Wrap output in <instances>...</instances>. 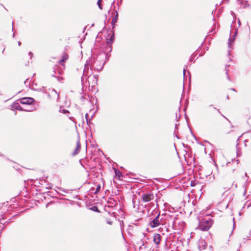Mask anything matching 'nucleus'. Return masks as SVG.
<instances>
[{
	"label": "nucleus",
	"instance_id": "obj_22",
	"mask_svg": "<svg viewBox=\"0 0 251 251\" xmlns=\"http://www.w3.org/2000/svg\"><path fill=\"white\" fill-rule=\"evenodd\" d=\"M93 74V71L92 68H91L90 70H88V71H86L85 72V74L83 76H85V77L89 78Z\"/></svg>",
	"mask_w": 251,
	"mask_h": 251
},
{
	"label": "nucleus",
	"instance_id": "obj_5",
	"mask_svg": "<svg viewBox=\"0 0 251 251\" xmlns=\"http://www.w3.org/2000/svg\"><path fill=\"white\" fill-rule=\"evenodd\" d=\"M160 216V212H159L154 218L152 220L151 219L149 225L152 228L156 227L160 225L162 219L161 218L160 220H159Z\"/></svg>",
	"mask_w": 251,
	"mask_h": 251
},
{
	"label": "nucleus",
	"instance_id": "obj_4",
	"mask_svg": "<svg viewBox=\"0 0 251 251\" xmlns=\"http://www.w3.org/2000/svg\"><path fill=\"white\" fill-rule=\"evenodd\" d=\"M18 216L17 214L13 215L11 217L8 213H4L0 216V224L2 225H7L12 222L11 220L12 218H16Z\"/></svg>",
	"mask_w": 251,
	"mask_h": 251
},
{
	"label": "nucleus",
	"instance_id": "obj_20",
	"mask_svg": "<svg viewBox=\"0 0 251 251\" xmlns=\"http://www.w3.org/2000/svg\"><path fill=\"white\" fill-rule=\"evenodd\" d=\"M59 112L60 113H62L64 114H67L70 113L69 111L68 110L64 109L63 106H61L60 107Z\"/></svg>",
	"mask_w": 251,
	"mask_h": 251
},
{
	"label": "nucleus",
	"instance_id": "obj_3",
	"mask_svg": "<svg viewBox=\"0 0 251 251\" xmlns=\"http://www.w3.org/2000/svg\"><path fill=\"white\" fill-rule=\"evenodd\" d=\"M213 224V220L210 218H204L200 221L199 227L202 231L208 230Z\"/></svg>",
	"mask_w": 251,
	"mask_h": 251
},
{
	"label": "nucleus",
	"instance_id": "obj_24",
	"mask_svg": "<svg viewBox=\"0 0 251 251\" xmlns=\"http://www.w3.org/2000/svg\"><path fill=\"white\" fill-rule=\"evenodd\" d=\"M111 32L112 33V35H111L109 38V39H110L111 40V41L112 42H114L115 41V33L114 30H111Z\"/></svg>",
	"mask_w": 251,
	"mask_h": 251
},
{
	"label": "nucleus",
	"instance_id": "obj_53",
	"mask_svg": "<svg viewBox=\"0 0 251 251\" xmlns=\"http://www.w3.org/2000/svg\"><path fill=\"white\" fill-rule=\"evenodd\" d=\"M238 24L239 26H240L241 25V23L240 20H238Z\"/></svg>",
	"mask_w": 251,
	"mask_h": 251
},
{
	"label": "nucleus",
	"instance_id": "obj_36",
	"mask_svg": "<svg viewBox=\"0 0 251 251\" xmlns=\"http://www.w3.org/2000/svg\"><path fill=\"white\" fill-rule=\"evenodd\" d=\"M186 70V69L185 68V67L183 70L184 79H185V77Z\"/></svg>",
	"mask_w": 251,
	"mask_h": 251
},
{
	"label": "nucleus",
	"instance_id": "obj_39",
	"mask_svg": "<svg viewBox=\"0 0 251 251\" xmlns=\"http://www.w3.org/2000/svg\"><path fill=\"white\" fill-rule=\"evenodd\" d=\"M58 188L61 191H63V192H64L65 193H67V190H65V189H63V188H59L58 187Z\"/></svg>",
	"mask_w": 251,
	"mask_h": 251
},
{
	"label": "nucleus",
	"instance_id": "obj_21",
	"mask_svg": "<svg viewBox=\"0 0 251 251\" xmlns=\"http://www.w3.org/2000/svg\"><path fill=\"white\" fill-rule=\"evenodd\" d=\"M90 210L97 212V213H100V211L98 208V207L97 205H93L92 207H90L89 208Z\"/></svg>",
	"mask_w": 251,
	"mask_h": 251
},
{
	"label": "nucleus",
	"instance_id": "obj_56",
	"mask_svg": "<svg viewBox=\"0 0 251 251\" xmlns=\"http://www.w3.org/2000/svg\"><path fill=\"white\" fill-rule=\"evenodd\" d=\"M231 90L233 91H236V89L234 88H232L230 89Z\"/></svg>",
	"mask_w": 251,
	"mask_h": 251
},
{
	"label": "nucleus",
	"instance_id": "obj_45",
	"mask_svg": "<svg viewBox=\"0 0 251 251\" xmlns=\"http://www.w3.org/2000/svg\"><path fill=\"white\" fill-rule=\"evenodd\" d=\"M210 33H211V34H215L216 33V31H215V29H213V30H211L210 31Z\"/></svg>",
	"mask_w": 251,
	"mask_h": 251
},
{
	"label": "nucleus",
	"instance_id": "obj_17",
	"mask_svg": "<svg viewBox=\"0 0 251 251\" xmlns=\"http://www.w3.org/2000/svg\"><path fill=\"white\" fill-rule=\"evenodd\" d=\"M80 148H81V145H80V144L79 142V140L78 139L77 142L76 148H75V150L74 151V152H73V155H76V154H77L79 152Z\"/></svg>",
	"mask_w": 251,
	"mask_h": 251
},
{
	"label": "nucleus",
	"instance_id": "obj_18",
	"mask_svg": "<svg viewBox=\"0 0 251 251\" xmlns=\"http://www.w3.org/2000/svg\"><path fill=\"white\" fill-rule=\"evenodd\" d=\"M100 189H101L100 185L98 184V185H97V188H96V190H95L94 188L92 187L91 188V190L92 192L94 194H97L100 192Z\"/></svg>",
	"mask_w": 251,
	"mask_h": 251
},
{
	"label": "nucleus",
	"instance_id": "obj_9",
	"mask_svg": "<svg viewBox=\"0 0 251 251\" xmlns=\"http://www.w3.org/2000/svg\"><path fill=\"white\" fill-rule=\"evenodd\" d=\"M92 55L89 58V59L86 61V62L85 64L83 72V75H85V72H86V71H88V70H89V67L90 66L91 67V65H92Z\"/></svg>",
	"mask_w": 251,
	"mask_h": 251
},
{
	"label": "nucleus",
	"instance_id": "obj_48",
	"mask_svg": "<svg viewBox=\"0 0 251 251\" xmlns=\"http://www.w3.org/2000/svg\"><path fill=\"white\" fill-rule=\"evenodd\" d=\"M112 22L113 23H116L118 22V21L112 19Z\"/></svg>",
	"mask_w": 251,
	"mask_h": 251
},
{
	"label": "nucleus",
	"instance_id": "obj_12",
	"mask_svg": "<svg viewBox=\"0 0 251 251\" xmlns=\"http://www.w3.org/2000/svg\"><path fill=\"white\" fill-rule=\"evenodd\" d=\"M205 43V40H204L202 43H201V46H200L198 49L197 50L194 52L190 56V58H189V61H191V62H194V58H195V56L196 55V52L197 51H199V50H200L201 49V47L203 45V44Z\"/></svg>",
	"mask_w": 251,
	"mask_h": 251
},
{
	"label": "nucleus",
	"instance_id": "obj_37",
	"mask_svg": "<svg viewBox=\"0 0 251 251\" xmlns=\"http://www.w3.org/2000/svg\"><path fill=\"white\" fill-rule=\"evenodd\" d=\"M85 119H86V120L87 121V120H90L89 119V115L88 113H86L85 115Z\"/></svg>",
	"mask_w": 251,
	"mask_h": 251
},
{
	"label": "nucleus",
	"instance_id": "obj_44",
	"mask_svg": "<svg viewBox=\"0 0 251 251\" xmlns=\"http://www.w3.org/2000/svg\"><path fill=\"white\" fill-rule=\"evenodd\" d=\"M205 52V51H204L203 52H202V53H200L199 54V56L201 57V56H203Z\"/></svg>",
	"mask_w": 251,
	"mask_h": 251
},
{
	"label": "nucleus",
	"instance_id": "obj_1",
	"mask_svg": "<svg viewBox=\"0 0 251 251\" xmlns=\"http://www.w3.org/2000/svg\"><path fill=\"white\" fill-rule=\"evenodd\" d=\"M99 55L100 52L98 53L96 58H93L92 56L91 67L96 71H101L105 63L108 61H106V58L99 57Z\"/></svg>",
	"mask_w": 251,
	"mask_h": 251
},
{
	"label": "nucleus",
	"instance_id": "obj_6",
	"mask_svg": "<svg viewBox=\"0 0 251 251\" xmlns=\"http://www.w3.org/2000/svg\"><path fill=\"white\" fill-rule=\"evenodd\" d=\"M11 107L13 110H19L20 111L31 112V111H34L35 109V108H33L30 109H25L17 101L14 102L11 105Z\"/></svg>",
	"mask_w": 251,
	"mask_h": 251
},
{
	"label": "nucleus",
	"instance_id": "obj_27",
	"mask_svg": "<svg viewBox=\"0 0 251 251\" xmlns=\"http://www.w3.org/2000/svg\"><path fill=\"white\" fill-rule=\"evenodd\" d=\"M120 221V226L121 228V232L123 233L124 229V223L123 220L119 221Z\"/></svg>",
	"mask_w": 251,
	"mask_h": 251
},
{
	"label": "nucleus",
	"instance_id": "obj_62",
	"mask_svg": "<svg viewBox=\"0 0 251 251\" xmlns=\"http://www.w3.org/2000/svg\"><path fill=\"white\" fill-rule=\"evenodd\" d=\"M52 91L54 92L56 94H57V92L56 91V90L55 89H53L52 90Z\"/></svg>",
	"mask_w": 251,
	"mask_h": 251
},
{
	"label": "nucleus",
	"instance_id": "obj_7",
	"mask_svg": "<svg viewBox=\"0 0 251 251\" xmlns=\"http://www.w3.org/2000/svg\"><path fill=\"white\" fill-rule=\"evenodd\" d=\"M20 101V102L22 104H26V105H32L34 101L35 100L31 97H24L21 99L18 100Z\"/></svg>",
	"mask_w": 251,
	"mask_h": 251
},
{
	"label": "nucleus",
	"instance_id": "obj_2",
	"mask_svg": "<svg viewBox=\"0 0 251 251\" xmlns=\"http://www.w3.org/2000/svg\"><path fill=\"white\" fill-rule=\"evenodd\" d=\"M113 42L111 41L109 38L106 39V44L104 48L101 51H100L99 57L106 58V61H108L111 56L110 52L112 50V44Z\"/></svg>",
	"mask_w": 251,
	"mask_h": 251
},
{
	"label": "nucleus",
	"instance_id": "obj_14",
	"mask_svg": "<svg viewBox=\"0 0 251 251\" xmlns=\"http://www.w3.org/2000/svg\"><path fill=\"white\" fill-rule=\"evenodd\" d=\"M114 172L116 178L118 180H121V178L123 177V175L121 172L116 168L114 169Z\"/></svg>",
	"mask_w": 251,
	"mask_h": 251
},
{
	"label": "nucleus",
	"instance_id": "obj_46",
	"mask_svg": "<svg viewBox=\"0 0 251 251\" xmlns=\"http://www.w3.org/2000/svg\"><path fill=\"white\" fill-rule=\"evenodd\" d=\"M226 74L227 75V78L229 80H230V77L229 76H228V74H227V70H226Z\"/></svg>",
	"mask_w": 251,
	"mask_h": 251
},
{
	"label": "nucleus",
	"instance_id": "obj_29",
	"mask_svg": "<svg viewBox=\"0 0 251 251\" xmlns=\"http://www.w3.org/2000/svg\"><path fill=\"white\" fill-rule=\"evenodd\" d=\"M101 0H98V1H97V5L99 7V8L100 9V10H102V4H101Z\"/></svg>",
	"mask_w": 251,
	"mask_h": 251
},
{
	"label": "nucleus",
	"instance_id": "obj_19",
	"mask_svg": "<svg viewBox=\"0 0 251 251\" xmlns=\"http://www.w3.org/2000/svg\"><path fill=\"white\" fill-rule=\"evenodd\" d=\"M199 248L200 250H204L206 248V243L204 240H202L200 242Z\"/></svg>",
	"mask_w": 251,
	"mask_h": 251
},
{
	"label": "nucleus",
	"instance_id": "obj_51",
	"mask_svg": "<svg viewBox=\"0 0 251 251\" xmlns=\"http://www.w3.org/2000/svg\"><path fill=\"white\" fill-rule=\"evenodd\" d=\"M192 135L193 136V137H194V138L197 141V138L196 137V136L194 134H192Z\"/></svg>",
	"mask_w": 251,
	"mask_h": 251
},
{
	"label": "nucleus",
	"instance_id": "obj_50",
	"mask_svg": "<svg viewBox=\"0 0 251 251\" xmlns=\"http://www.w3.org/2000/svg\"><path fill=\"white\" fill-rule=\"evenodd\" d=\"M53 72H54V74H53V75H51V76H52V77H56V76H55V74L56 73L55 71L54 70H53Z\"/></svg>",
	"mask_w": 251,
	"mask_h": 251
},
{
	"label": "nucleus",
	"instance_id": "obj_58",
	"mask_svg": "<svg viewBox=\"0 0 251 251\" xmlns=\"http://www.w3.org/2000/svg\"><path fill=\"white\" fill-rule=\"evenodd\" d=\"M13 25H14V22H12V31L14 30V27H13Z\"/></svg>",
	"mask_w": 251,
	"mask_h": 251
},
{
	"label": "nucleus",
	"instance_id": "obj_49",
	"mask_svg": "<svg viewBox=\"0 0 251 251\" xmlns=\"http://www.w3.org/2000/svg\"><path fill=\"white\" fill-rule=\"evenodd\" d=\"M79 162H80V164L82 165V166L83 167H84V165H83V163H82V160H81V159H80V160H79Z\"/></svg>",
	"mask_w": 251,
	"mask_h": 251
},
{
	"label": "nucleus",
	"instance_id": "obj_57",
	"mask_svg": "<svg viewBox=\"0 0 251 251\" xmlns=\"http://www.w3.org/2000/svg\"><path fill=\"white\" fill-rule=\"evenodd\" d=\"M18 45L20 46H21V44H22V43H21V42L20 41H19V42H18Z\"/></svg>",
	"mask_w": 251,
	"mask_h": 251
},
{
	"label": "nucleus",
	"instance_id": "obj_28",
	"mask_svg": "<svg viewBox=\"0 0 251 251\" xmlns=\"http://www.w3.org/2000/svg\"><path fill=\"white\" fill-rule=\"evenodd\" d=\"M238 145V143H237L236 144V150H237V156H239L241 153L240 152L241 149L237 147V146Z\"/></svg>",
	"mask_w": 251,
	"mask_h": 251
},
{
	"label": "nucleus",
	"instance_id": "obj_16",
	"mask_svg": "<svg viewBox=\"0 0 251 251\" xmlns=\"http://www.w3.org/2000/svg\"><path fill=\"white\" fill-rule=\"evenodd\" d=\"M88 78L85 77V76H82L81 77V85H82V90H83L84 87H85V83H87V82L89 83V87H90V83L89 81L88 80Z\"/></svg>",
	"mask_w": 251,
	"mask_h": 251
},
{
	"label": "nucleus",
	"instance_id": "obj_11",
	"mask_svg": "<svg viewBox=\"0 0 251 251\" xmlns=\"http://www.w3.org/2000/svg\"><path fill=\"white\" fill-rule=\"evenodd\" d=\"M161 238H162V237L160 235V234H159L158 233H155L154 234V237H153V242H154V243L156 245H158L160 244V243Z\"/></svg>",
	"mask_w": 251,
	"mask_h": 251
},
{
	"label": "nucleus",
	"instance_id": "obj_47",
	"mask_svg": "<svg viewBox=\"0 0 251 251\" xmlns=\"http://www.w3.org/2000/svg\"><path fill=\"white\" fill-rule=\"evenodd\" d=\"M179 125V124H178V125H177V124H175V130H176V129H178L177 126H178V125ZM175 131H176V130H175Z\"/></svg>",
	"mask_w": 251,
	"mask_h": 251
},
{
	"label": "nucleus",
	"instance_id": "obj_52",
	"mask_svg": "<svg viewBox=\"0 0 251 251\" xmlns=\"http://www.w3.org/2000/svg\"><path fill=\"white\" fill-rule=\"evenodd\" d=\"M187 106H188V103H187V104L185 105L184 108V111H185L186 109H187Z\"/></svg>",
	"mask_w": 251,
	"mask_h": 251
},
{
	"label": "nucleus",
	"instance_id": "obj_8",
	"mask_svg": "<svg viewBox=\"0 0 251 251\" xmlns=\"http://www.w3.org/2000/svg\"><path fill=\"white\" fill-rule=\"evenodd\" d=\"M154 199V195L152 193H143L141 196V200L145 202H147Z\"/></svg>",
	"mask_w": 251,
	"mask_h": 251
},
{
	"label": "nucleus",
	"instance_id": "obj_40",
	"mask_svg": "<svg viewBox=\"0 0 251 251\" xmlns=\"http://www.w3.org/2000/svg\"><path fill=\"white\" fill-rule=\"evenodd\" d=\"M191 186L192 187H194V186H195V181H192L191 182Z\"/></svg>",
	"mask_w": 251,
	"mask_h": 251
},
{
	"label": "nucleus",
	"instance_id": "obj_41",
	"mask_svg": "<svg viewBox=\"0 0 251 251\" xmlns=\"http://www.w3.org/2000/svg\"><path fill=\"white\" fill-rule=\"evenodd\" d=\"M188 127H189V128L190 129V132H191V134H194V133H193V131H192L190 126H189V125H188Z\"/></svg>",
	"mask_w": 251,
	"mask_h": 251
},
{
	"label": "nucleus",
	"instance_id": "obj_32",
	"mask_svg": "<svg viewBox=\"0 0 251 251\" xmlns=\"http://www.w3.org/2000/svg\"><path fill=\"white\" fill-rule=\"evenodd\" d=\"M122 3V0H118L117 2V5L118 6V8H117V10H118L119 9V7L121 5Z\"/></svg>",
	"mask_w": 251,
	"mask_h": 251
},
{
	"label": "nucleus",
	"instance_id": "obj_55",
	"mask_svg": "<svg viewBox=\"0 0 251 251\" xmlns=\"http://www.w3.org/2000/svg\"><path fill=\"white\" fill-rule=\"evenodd\" d=\"M92 85H93L91 86V91H93V89H94L95 86H94V84H92Z\"/></svg>",
	"mask_w": 251,
	"mask_h": 251
},
{
	"label": "nucleus",
	"instance_id": "obj_64",
	"mask_svg": "<svg viewBox=\"0 0 251 251\" xmlns=\"http://www.w3.org/2000/svg\"><path fill=\"white\" fill-rule=\"evenodd\" d=\"M249 235H250V236H251V231H250Z\"/></svg>",
	"mask_w": 251,
	"mask_h": 251
},
{
	"label": "nucleus",
	"instance_id": "obj_59",
	"mask_svg": "<svg viewBox=\"0 0 251 251\" xmlns=\"http://www.w3.org/2000/svg\"><path fill=\"white\" fill-rule=\"evenodd\" d=\"M177 139H180V137L177 135H175Z\"/></svg>",
	"mask_w": 251,
	"mask_h": 251
},
{
	"label": "nucleus",
	"instance_id": "obj_35",
	"mask_svg": "<svg viewBox=\"0 0 251 251\" xmlns=\"http://www.w3.org/2000/svg\"><path fill=\"white\" fill-rule=\"evenodd\" d=\"M56 78H57L58 81L59 82H61V81L63 79V77L61 76H57V77H56Z\"/></svg>",
	"mask_w": 251,
	"mask_h": 251
},
{
	"label": "nucleus",
	"instance_id": "obj_15",
	"mask_svg": "<svg viewBox=\"0 0 251 251\" xmlns=\"http://www.w3.org/2000/svg\"><path fill=\"white\" fill-rule=\"evenodd\" d=\"M107 202L108 204H110L109 207H116L118 205L117 201L115 200L114 199L110 198Z\"/></svg>",
	"mask_w": 251,
	"mask_h": 251
},
{
	"label": "nucleus",
	"instance_id": "obj_63",
	"mask_svg": "<svg viewBox=\"0 0 251 251\" xmlns=\"http://www.w3.org/2000/svg\"><path fill=\"white\" fill-rule=\"evenodd\" d=\"M245 176L246 177H249V176H248V175H247V174L246 173H245Z\"/></svg>",
	"mask_w": 251,
	"mask_h": 251
},
{
	"label": "nucleus",
	"instance_id": "obj_13",
	"mask_svg": "<svg viewBox=\"0 0 251 251\" xmlns=\"http://www.w3.org/2000/svg\"><path fill=\"white\" fill-rule=\"evenodd\" d=\"M116 6H114L113 11L112 12L111 17L113 19L117 20H118L119 14L118 13V10L115 9Z\"/></svg>",
	"mask_w": 251,
	"mask_h": 251
},
{
	"label": "nucleus",
	"instance_id": "obj_60",
	"mask_svg": "<svg viewBox=\"0 0 251 251\" xmlns=\"http://www.w3.org/2000/svg\"><path fill=\"white\" fill-rule=\"evenodd\" d=\"M0 156H4V154H2V153H0Z\"/></svg>",
	"mask_w": 251,
	"mask_h": 251
},
{
	"label": "nucleus",
	"instance_id": "obj_34",
	"mask_svg": "<svg viewBox=\"0 0 251 251\" xmlns=\"http://www.w3.org/2000/svg\"><path fill=\"white\" fill-rule=\"evenodd\" d=\"M106 223H107V224H109V225H112V224H113V222H112V221H111L110 220H106Z\"/></svg>",
	"mask_w": 251,
	"mask_h": 251
},
{
	"label": "nucleus",
	"instance_id": "obj_42",
	"mask_svg": "<svg viewBox=\"0 0 251 251\" xmlns=\"http://www.w3.org/2000/svg\"><path fill=\"white\" fill-rule=\"evenodd\" d=\"M28 55L30 56V58H31L33 56V53L31 51H29L28 52Z\"/></svg>",
	"mask_w": 251,
	"mask_h": 251
},
{
	"label": "nucleus",
	"instance_id": "obj_54",
	"mask_svg": "<svg viewBox=\"0 0 251 251\" xmlns=\"http://www.w3.org/2000/svg\"><path fill=\"white\" fill-rule=\"evenodd\" d=\"M28 80H29V79H26L24 83H25V84H26V83H28Z\"/></svg>",
	"mask_w": 251,
	"mask_h": 251
},
{
	"label": "nucleus",
	"instance_id": "obj_38",
	"mask_svg": "<svg viewBox=\"0 0 251 251\" xmlns=\"http://www.w3.org/2000/svg\"><path fill=\"white\" fill-rule=\"evenodd\" d=\"M115 24H116V23H113L112 22H111V25H112V30H113V29L115 28Z\"/></svg>",
	"mask_w": 251,
	"mask_h": 251
},
{
	"label": "nucleus",
	"instance_id": "obj_23",
	"mask_svg": "<svg viewBox=\"0 0 251 251\" xmlns=\"http://www.w3.org/2000/svg\"><path fill=\"white\" fill-rule=\"evenodd\" d=\"M68 58V55L66 53L63 54L62 56V59L59 61V62L62 64V62H65Z\"/></svg>",
	"mask_w": 251,
	"mask_h": 251
},
{
	"label": "nucleus",
	"instance_id": "obj_10",
	"mask_svg": "<svg viewBox=\"0 0 251 251\" xmlns=\"http://www.w3.org/2000/svg\"><path fill=\"white\" fill-rule=\"evenodd\" d=\"M237 34V29H236L235 33L232 35V37H230L229 39H228V46L229 48L232 49V44L231 43L233 42V41H234V40H235Z\"/></svg>",
	"mask_w": 251,
	"mask_h": 251
},
{
	"label": "nucleus",
	"instance_id": "obj_25",
	"mask_svg": "<svg viewBox=\"0 0 251 251\" xmlns=\"http://www.w3.org/2000/svg\"><path fill=\"white\" fill-rule=\"evenodd\" d=\"M93 78L95 79V82H92V84H94V86L97 84L99 75H93Z\"/></svg>",
	"mask_w": 251,
	"mask_h": 251
},
{
	"label": "nucleus",
	"instance_id": "obj_61",
	"mask_svg": "<svg viewBox=\"0 0 251 251\" xmlns=\"http://www.w3.org/2000/svg\"><path fill=\"white\" fill-rule=\"evenodd\" d=\"M115 0H114L112 2V3L111 4V6H112V5H113L114 3L115 2Z\"/></svg>",
	"mask_w": 251,
	"mask_h": 251
},
{
	"label": "nucleus",
	"instance_id": "obj_26",
	"mask_svg": "<svg viewBox=\"0 0 251 251\" xmlns=\"http://www.w3.org/2000/svg\"><path fill=\"white\" fill-rule=\"evenodd\" d=\"M240 4L243 5V7L244 8H246L247 7H248L249 5V4L248 3V1H241L240 2Z\"/></svg>",
	"mask_w": 251,
	"mask_h": 251
},
{
	"label": "nucleus",
	"instance_id": "obj_31",
	"mask_svg": "<svg viewBox=\"0 0 251 251\" xmlns=\"http://www.w3.org/2000/svg\"><path fill=\"white\" fill-rule=\"evenodd\" d=\"M209 107H212L213 108V109L216 110L219 114H220L222 116L225 117V116L222 114V113H221L220 110L219 109H217L215 107L213 106V105L212 104L209 105Z\"/></svg>",
	"mask_w": 251,
	"mask_h": 251
},
{
	"label": "nucleus",
	"instance_id": "obj_33",
	"mask_svg": "<svg viewBox=\"0 0 251 251\" xmlns=\"http://www.w3.org/2000/svg\"><path fill=\"white\" fill-rule=\"evenodd\" d=\"M184 116H185V119H186L187 125H189V118L186 113L185 114Z\"/></svg>",
	"mask_w": 251,
	"mask_h": 251
},
{
	"label": "nucleus",
	"instance_id": "obj_30",
	"mask_svg": "<svg viewBox=\"0 0 251 251\" xmlns=\"http://www.w3.org/2000/svg\"><path fill=\"white\" fill-rule=\"evenodd\" d=\"M86 123H87V125L89 126V128H90V130H91V125L94 126V124L92 122H91L90 120H87L86 121Z\"/></svg>",
	"mask_w": 251,
	"mask_h": 251
},
{
	"label": "nucleus",
	"instance_id": "obj_43",
	"mask_svg": "<svg viewBox=\"0 0 251 251\" xmlns=\"http://www.w3.org/2000/svg\"><path fill=\"white\" fill-rule=\"evenodd\" d=\"M205 52V51H204L203 52H202V53H200L199 54V56L201 57V56H203Z\"/></svg>",
	"mask_w": 251,
	"mask_h": 251
}]
</instances>
